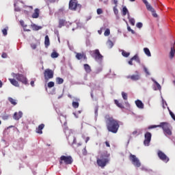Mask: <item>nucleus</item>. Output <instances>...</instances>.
Returning <instances> with one entry per match:
<instances>
[{"mask_svg":"<svg viewBox=\"0 0 175 175\" xmlns=\"http://www.w3.org/2000/svg\"><path fill=\"white\" fill-rule=\"evenodd\" d=\"M105 120L107 129L111 133H117L120 129V121L114 119V118L109 114L105 115Z\"/></svg>","mask_w":175,"mask_h":175,"instance_id":"obj_1","label":"nucleus"},{"mask_svg":"<svg viewBox=\"0 0 175 175\" xmlns=\"http://www.w3.org/2000/svg\"><path fill=\"white\" fill-rule=\"evenodd\" d=\"M110 154L107 151L103 152L100 155V159H97V165L100 167H105L107 163L110 161Z\"/></svg>","mask_w":175,"mask_h":175,"instance_id":"obj_2","label":"nucleus"},{"mask_svg":"<svg viewBox=\"0 0 175 175\" xmlns=\"http://www.w3.org/2000/svg\"><path fill=\"white\" fill-rule=\"evenodd\" d=\"M170 125L167 122H161L159 125H152L148 127V129H154V128H162L165 136H172V130Z\"/></svg>","mask_w":175,"mask_h":175,"instance_id":"obj_3","label":"nucleus"},{"mask_svg":"<svg viewBox=\"0 0 175 175\" xmlns=\"http://www.w3.org/2000/svg\"><path fill=\"white\" fill-rule=\"evenodd\" d=\"M68 8L72 12H80L81 10V4L79 3L77 0H70Z\"/></svg>","mask_w":175,"mask_h":175,"instance_id":"obj_4","label":"nucleus"},{"mask_svg":"<svg viewBox=\"0 0 175 175\" xmlns=\"http://www.w3.org/2000/svg\"><path fill=\"white\" fill-rule=\"evenodd\" d=\"M59 165H72L73 163V158L72 156L62 155L59 159Z\"/></svg>","mask_w":175,"mask_h":175,"instance_id":"obj_5","label":"nucleus"},{"mask_svg":"<svg viewBox=\"0 0 175 175\" xmlns=\"http://www.w3.org/2000/svg\"><path fill=\"white\" fill-rule=\"evenodd\" d=\"M12 77H14V79H16L18 81H20L23 84H25V85H27V84H28V79H27V77L23 74L12 73Z\"/></svg>","mask_w":175,"mask_h":175,"instance_id":"obj_6","label":"nucleus"},{"mask_svg":"<svg viewBox=\"0 0 175 175\" xmlns=\"http://www.w3.org/2000/svg\"><path fill=\"white\" fill-rule=\"evenodd\" d=\"M129 159L131 163H133L135 167H140V166H142V163H140V160L136 157V155L132 154V153H131L129 155Z\"/></svg>","mask_w":175,"mask_h":175,"instance_id":"obj_7","label":"nucleus"},{"mask_svg":"<svg viewBox=\"0 0 175 175\" xmlns=\"http://www.w3.org/2000/svg\"><path fill=\"white\" fill-rule=\"evenodd\" d=\"M90 55H92L96 61H102L103 59V55L100 54L99 49H95L94 51H90Z\"/></svg>","mask_w":175,"mask_h":175,"instance_id":"obj_8","label":"nucleus"},{"mask_svg":"<svg viewBox=\"0 0 175 175\" xmlns=\"http://www.w3.org/2000/svg\"><path fill=\"white\" fill-rule=\"evenodd\" d=\"M44 77L45 81L47 83V81L54 77V71L51 69L45 70L44 72Z\"/></svg>","mask_w":175,"mask_h":175,"instance_id":"obj_9","label":"nucleus"},{"mask_svg":"<svg viewBox=\"0 0 175 175\" xmlns=\"http://www.w3.org/2000/svg\"><path fill=\"white\" fill-rule=\"evenodd\" d=\"M157 156L159 159H161V161H163V162H165V163H167V162L170 161L168 157L161 150H158Z\"/></svg>","mask_w":175,"mask_h":175,"instance_id":"obj_10","label":"nucleus"},{"mask_svg":"<svg viewBox=\"0 0 175 175\" xmlns=\"http://www.w3.org/2000/svg\"><path fill=\"white\" fill-rule=\"evenodd\" d=\"M145 139L144 141V146H150V143L151 142L152 135L150 132H146L144 135Z\"/></svg>","mask_w":175,"mask_h":175,"instance_id":"obj_11","label":"nucleus"},{"mask_svg":"<svg viewBox=\"0 0 175 175\" xmlns=\"http://www.w3.org/2000/svg\"><path fill=\"white\" fill-rule=\"evenodd\" d=\"M136 75H129L126 77L127 79H131L133 81H137V80H140V75L139 72L136 71Z\"/></svg>","mask_w":175,"mask_h":175,"instance_id":"obj_12","label":"nucleus"},{"mask_svg":"<svg viewBox=\"0 0 175 175\" xmlns=\"http://www.w3.org/2000/svg\"><path fill=\"white\" fill-rule=\"evenodd\" d=\"M75 57L77 58V59H84L85 61H87V55H85V53H84L83 52L82 53H77Z\"/></svg>","mask_w":175,"mask_h":175,"instance_id":"obj_13","label":"nucleus"},{"mask_svg":"<svg viewBox=\"0 0 175 175\" xmlns=\"http://www.w3.org/2000/svg\"><path fill=\"white\" fill-rule=\"evenodd\" d=\"M23 117V112L21 111H19L18 112H15L13 116L14 120H16V121H18L20 118Z\"/></svg>","mask_w":175,"mask_h":175,"instance_id":"obj_14","label":"nucleus"},{"mask_svg":"<svg viewBox=\"0 0 175 175\" xmlns=\"http://www.w3.org/2000/svg\"><path fill=\"white\" fill-rule=\"evenodd\" d=\"M43 129H44V124H41L38 126V128H36V132L39 135H42L43 133V131H42Z\"/></svg>","mask_w":175,"mask_h":175,"instance_id":"obj_15","label":"nucleus"},{"mask_svg":"<svg viewBox=\"0 0 175 175\" xmlns=\"http://www.w3.org/2000/svg\"><path fill=\"white\" fill-rule=\"evenodd\" d=\"M135 105L138 109H144V104L140 100H135Z\"/></svg>","mask_w":175,"mask_h":175,"instance_id":"obj_16","label":"nucleus"},{"mask_svg":"<svg viewBox=\"0 0 175 175\" xmlns=\"http://www.w3.org/2000/svg\"><path fill=\"white\" fill-rule=\"evenodd\" d=\"M8 80L12 85H14V87H20L18 81H17L15 79H9Z\"/></svg>","mask_w":175,"mask_h":175,"instance_id":"obj_17","label":"nucleus"},{"mask_svg":"<svg viewBox=\"0 0 175 175\" xmlns=\"http://www.w3.org/2000/svg\"><path fill=\"white\" fill-rule=\"evenodd\" d=\"M84 70H85L86 73H91V66L87 64L83 65Z\"/></svg>","mask_w":175,"mask_h":175,"instance_id":"obj_18","label":"nucleus"},{"mask_svg":"<svg viewBox=\"0 0 175 175\" xmlns=\"http://www.w3.org/2000/svg\"><path fill=\"white\" fill-rule=\"evenodd\" d=\"M31 27L33 31H39V29H42V28L41 26H38L35 23H32L31 25Z\"/></svg>","mask_w":175,"mask_h":175,"instance_id":"obj_19","label":"nucleus"},{"mask_svg":"<svg viewBox=\"0 0 175 175\" xmlns=\"http://www.w3.org/2000/svg\"><path fill=\"white\" fill-rule=\"evenodd\" d=\"M174 55H175V49H174V46H172L171 47V51L170 52V59H173V58H174Z\"/></svg>","mask_w":175,"mask_h":175,"instance_id":"obj_20","label":"nucleus"},{"mask_svg":"<svg viewBox=\"0 0 175 175\" xmlns=\"http://www.w3.org/2000/svg\"><path fill=\"white\" fill-rule=\"evenodd\" d=\"M148 10L152 12L153 17H158V14H157V12H155V10L154 9V8H152V6L148 8Z\"/></svg>","mask_w":175,"mask_h":175,"instance_id":"obj_21","label":"nucleus"},{"mask_svg":"<svg viewBox=\"0 0 175 175\" xmlns=\"http://www.w3.org/2000/svg\"><path fill=\"white\" fill-rule=\"evenodd\" d=\"M122 16H126L128 14V17L129 16V11H128V8L126 6L122 8Z\"/></svg>","mask_w":175,"mask_h":175,"instance_id":"obj_22","label":"nucleus"},{"mask_svg":"<svg viewBox=\"0 0 175 175\" xmlns=\"http://www.w3.org/2000/svg\"><path fill=\"white\" fill-rule=\"evenodd\" d=\"M39 9H35L34 13L32 14V18H38L39 17Z\"/></svg>","mask_w":175,"mask_h":175,"instance_id":"obj_23","label":"nucleus"},{"mask_svg":"<svg viewBox=\"0 0 175 175\" xmlns=\"http://www.w3.org/2000/svg\"><path fill=\"white\" fill-rule=\"evenodd\" d=\"M114 103L118 106V107H120V109H124V105L122 103H120L118 100H114Z\"/></svg>","mask_w":175,"mask_h":175,"instance_id":"obj_24","label":"nucleus"},{"mask_svg":"<svg viewBox=\"0 0 175 175\" xmlns=\"http://www.w3.org/2000/svg\"><path fill=\"white\" fill-rule=\"evenodd\" d=\"M44 44L46 47L50 46V38H49V36H45Z\"/></svg>","mask_w":175,"mask_h":175,"instance_id":"obj_25","label":"nucleus"},{"mask_svg":"<svg viewBox=\"0 0 175 175\" xmlns=\"http://www.w3.org/2000/svg\"><path fill=\"white\" fill-rule=\"evenodd\" d=\"M65 25V19H59V28H62Z\"/></svg>","mask_w":175,"mask_h":175,"instance_id":"obj_26","label":"nucleus"},{"mask_svg":"<svg viewBox=\"0 0 175 175\" xmlns=\"http://www.w3.org/2000/svg\"><path fill=\"white\" fill-rule=\"evenodd\" d=\"M131 59H133V61H136L137 64H140V58H139V55H135L133 57H131Z\"/></svg>","mask_w":175,"mask_h":175,"instance_id":"obj_27","label":"nucleus"},{"mask_svg":"<svg viewBox=\"0 0 175 175\" xmlns=\"http://www.w3.org/2000/svg\"><path fill=\"white\" fill-rule=\"evenodd\" d=\"M144 51L148 57H151V52H150V49H148V48H144Z\"/></svg>","mask_w":175,"mask_h":175,"instance_id":"obj_28","label":"nucleus"},{"mask_svg":"<svg viewBox=\"0 0 175 175\" xmlns=\"http://www.w3.org/2000/svg\"><path fill=\"white\" fill-rule=\"evenodd\" d=\"M51 58H58L59 57V54L56 51H53L51 55Z\"/></svg>","mask_w":175,"mask_h":175,"instance_id":"obj_29","label":"nucleus"},{"mask_svg":"<svg viewBox=\"0 0 175 175\" xmlns=\"http://www.w3.org/2000/svg\"><path fill=\"white\" fill-rule=\"evenodd\" d=\"M56 83L57 84H63L64 83V79L61 77L56 78Z\"/></svg>","mask_w":175,"mask_h":175,"instance_id":"obj_30","label":"nucleus"},{"mask_svg":"<svg viewBox=\"0 0 175 175\" xmlns=\"http://www.w3.org/2000/svg\"><path fill=\"white\" fill-rule=\"evenodd\" d=\"M8 100H9V102H10V103L12 105H14V106H16V105H17L16 100L13 99V98H12V97H9Z\"/></svg>","mask_w":175,"mask_h":175,"instance_id":"obj_31","label":"nucleus"},{"mask_svg":"<svg viewBox=\"0 0 175 175\" xmlns=\"http://www.w3.org/2000/svg\"><path fill=\"white\" fill-rule=\"evenodd\" d=\"M9 30V27H6L3 29H2V33L3 36H6L8 35V31Z\"/></svg>","mask_w":175,"mask_h":175,"instance_id":"obj_32","label":"nucleus"},{"mask_svg":"<svg viewBox=\"0 0 175 175\" xmlns=\"http://www.w3.org/2000/svg\"><path fill=\"white\" fill-rule=\"evenodd\" d=\"M128 18L130 24L133 26L135 25V18H131L129 16H128Z\"/></svg>","mask_w":175,"mask_h":175,"instance_id":"obj_33","label":"nucleus"},{"mask_svg":"<svg viewBox=\"0 0 175 175\" xmlns=\"http://www.w3.org/2000/svg\"><path fill=\"white\" fill-rule=\"evenodd\" d=\"M122 96L124 100H128V94L122 92Z\"/></svg>","mask_w":175,"mask_h":175,"instance_id":"obj_34","label":"nucleus"},{"mask_svg":"<svg viewBox=\"0 0 175 175\" xmlns=\"http://www.w3.org/2000/svg\"><path fill=\"white\" fill-rule=\"evenodd\" d=\"M142 1L146 5V9H149V8H151V5H150V3H148V1H147V0H142Z\"/></svg>","mask_w":175,"mask_h":175,"instance_id":"obj_35","label":"nucleus"},{"mask_svg":"<svg viewBox=\"0 0 175 175\" xmlns=\"http://www.w3.org/2000/svg\"><path fill=\"white\" fill-rule=\"evenodd\" d=\"M79 102H72V107L77 109L79 107Z\"/></svg>","mask_w":175,"mask_h":175,"instance_id":"obj_36","label":"nucleus"},{"mask_svg":"<svg viewBox=\"0 0 175 175\" xmlns=\"http://www.w3.org/2000/svg\"><path fill=\"white\" fill-rule=\"evenodd\" d=\"M167 109H168V111H169L170 115L171 116L172 118L173 119L174 121H175V115H174V113H173L170 111V109L169 108H167Z\"/></svg>","mask_w":175,"mask_h":175,"instance_id":"obj_37","label":"nucleus"},{"mask_svg":"<svg viewBox=\"0 0 175 175\" xmlns=\"http://www.w3.org/2000/svg\"><path fill=\"white\" fill-rule=\"evenodd\" d=\"M55 83L53 81H50L48 83V88H53V87H54Z\"/></svg>","mask_w":175,"mask_h":175,"instance_id":"obj_38","label":"nucleus"},{"mask_svg":"<svg viewBox=\"0 0 175 175\" xmlns=\"http://www.w3.org/2000/svg\"><path fill=\"white\" fill-rule=\"evenodd\" d=\"M122 55H123V57H129L130 53L126 51H123L122 52Z\"/></svg>","mask_w":175,"mask_h":175,"instance_id":"obj_39","label":"nucleus"},{"mask_svg":"<svg viewBox=\"0 0 175 175\" xmlns=\"http://www.w3.org/2000/svg\"><path fill=\"white\" fill-rule=\"evenodd\" d=\"M113 12L116 14V16H118V9H117V5H115L113 7Z\"/></svg>","mask_w":175,"mask_h":175,"instance_id":"obj_40","label":"nucleus"},{"mask_svg":"<svg viewBox=\"0 0 175 175\" xmlns=\"http://www.w3.org/2000/svg\"><path fill=\"white\" fill-rule=\"evenodd\" d=\"M104 35L105 36H109L110 35V29H107L105 30V31L104 32Z\"/></svg>","mask_w":175,"mask_h":175,"instance_id":"obj_41","label":"nucleus"},{"mask_svg":"<svg viewBox=\"0 0 175 175\" xmlns=\"http://www.w3.org/2000/svg\"><path fill=\"white\" fill-rule=\"evenodd\" d=\"M2 120H9V115H8V114L3 115Z\"/></svg>","mask_w":175,"mask_h":175,"instance_id":"obj_42","label":"nucleus"},{"mask_svg":"<svg viewBox=\"0 0 175 175\" xmlns=\"http://www.w3.org/2000/svg\"><path fill=\"white\" fill-rule=\"evenodd\" d=\"M137 28H142L143 27V23L139 22L136 25Z\"/></svg>","mask_w":175,"mask_h":175,"instance_id":"obj_43","label":"nucleus"},{"mask_svg":"<svg viewBox=\"0 0 175 175\" xmlns=\"http://www.w3.org/2000/svg\"><path fill=\"white\" fill-rule=\"evenodd\" d=\"M127 30L129 31V32H131V33L135 34V31H133V29H131V27L128 26Z\"/></svg>","mask_w":175,"mask_h":175,"instance_id":"obj_44","label":"nucleus"},{"mask_svg":"<svg viewBox=\"0 0 175 175\" xmlns=\"http://www.w3.org/2000/svg\"><path fill=\"white\" fill-rule=\"evenodd\" d=\"M144 70L145 73H146V75H148V76H150V72H148V69H147V68L144 67Z\"/></svg>","mask_w":175,"mask_h":175,"instance_id":"obj_45","label":"nucleus"},{"mask_svg":"<svg viewBox=\"0 0 175 175\" xmlns=\"http://www.w3.org/2000/svg\"><path fill=\"white\" fill-rule=\"evenodd\" d=\"M102 13H103V11L102 10V9L100 8L97 9V14H102Z\"/></svg>","mask_w":175,"mask_h":175,"instance_id":"obj_46","label":"nucleus"},{"mask_svg":"<svg viewBox=\"0 0 175 175\" xmlns=\"http://www.w3.org/2000/svg\"><path fill=\"white\" fill-rule=\"evenodd\" d=\"M154 83H155L158 90H161V85L158 82H157V81H154Z\"/></svg>","mask_w":175,"mask_h":175,"instance_id":"obj_47","label":"nucleus"},{"mask_svg":"<svg viewBox=\"0 0 175 175\" xmlns=\"http://www.w3.org/2000/svg\"><path fill=\"white\" fill-rule=\"evenodd\" d=\"M31 49H33V50H35L36 49V44H31Z\"/></svg>","mask_w":175,"mask_h":175,"instance_id":"obj_48","label":"nucleus"},{"mask_svg":"<svg viewBox=\"0 0 175 175\" xmlns=\"http://www.w3.org/2000/svg\"><path fill=\"white\" fill-rule=\"evenodd\" d=\"M1 57H2V58H7L8 57V54L3 53H2Z\"/></svg>","mask_w":175,"mask_h":175,"instance_id":"obj_49","label":"nucleus"},{"mask_svg":"<svg viewBox=\"0 0 175 175\" xmlns=\"http://www.w3.org/2000/svg\"><path fill=\"white\" fill-rule=\"evenodd\" d=\"M113 3L115 5V6H118V0H113Z\"/></svg>","mask_w":175,"mask_h":175,"instance_id":"obj_50","label":"nucleus"},{"mask_svg":"<svg viewBox=\"0 0 175 175\" xmlns=\"http://www.w3.org/2000/svg\"><path fill=\"white\" fill-rule=\"evenodd\" d=\"M108 44H109V47H113V42H111V41H109L108 42Z\"/></svg>","mask_w":175,"mask_h":175,"instance_id":"obj_51","label":"nucleus"},{"mask_svg":"<svg viewBox=\"0 0 175 175\" xmlns=\"http://www.w3.org/2000/svg\"><path fill=\"white\" fill-rule=\"evenodd\" d=\"M129 64L133 65V59H132V58L129 61Z\"/></svg>","mask_w":175,"mask_h":175,"instance_id":"obj_52","label":"nucleus"},{"mask_svg":"<svg viewBox=\"0 0 175 175\" xmlns=\"http://www.w3.org/2000/svg\"><path fill=\"white\" fill-rule=\"evenodd\" d=\"M30 84H31V87H35V81H31L30 82Z\"/></svg>","mask_w":175,"mask_h":175,"instance_id":"obj_53","label":"nucleus"},{"mask_svg":"<svg viewBox=\"0 0 175 175\" xmlns=\"http://www.w3.org/2000/svg\"><path fill=\"white\" fill-rule=\"evenodd\" d=\"M83 154L84 155H86V154H87V149H85V148H83Z\"/></svg>","mask_w":175,"mask_h":175,"instance_id":"obj_54","label":"nucleus"},{"mask_svg":"<svg viewBox=\"0 0 175 175\" xmlns=\"http://www.w3.org/2000/svg\"><path fill=\"white\" fill-rule=\"evenodd\" d=\"M98 108L96 107L95 111H94L96 116H98Z\"/></svg>","mask_w":175,"mask_h":175,"instance_id":"obj_55","label":"nucleus"},{"mask_svg":"<svg viewBox=\"0 0 175 175\" xmlns=\"http://www.w3.org/2000/svg\"><path fill=\"white\" fill-rule=\"evenodd\" d=\"M105 145L107 147H110V144L107 141L105 142Z\"/></svg>","mask_w":175,"mask_h":175,"instance_id":"obj_56","label":"nucleus"},{"mask_svg":"<svg viewBox=\"0 0 175 175\" xmlns=\"http://www.w3.org/2000/svg\"><path fill=\"white\" fill-rule=\"evenodd\" d=\"M20 23H21V25H22V27H26L24 25V21H21Z\"/></svg>","mask_w":175,"mask_h":175,"instance_id":"obj_57","label":"nucleus"},{"mask_svg":"<svg viewBox=\"0 0 175 175\" xmlns=\"http://www.w3.org/2000/svg\"><path fill=\"white\" fill-rule=\"evenodd\" d=\"M89 141H90V137H87L85 139V143H88Z\"/></svg>","mask_w":175,"mask_h":175,"instance_id":"obj_58","label":"nucleus"},{"mask_svg":"<svg viewBox=\"0 0 175 175\" xmlns=\"http://www.w3.org/2000/svg\"><path fill=\"white\" fill-rule=\"evenodd\" d=\"M3 85V83L2 81L0 80V88H2V86Z\"/></svg>","mask_w":175,"mask_h":175,"instance_id":"obj_59","label":"nucleus"},{"mask_svg":"<svg viewBox=\"0 0 175 175\" xmlns=\"http://www.w3.org/2000/svg\"><path fill=\"white\" fill-rule=\"evenodd\" d=\"M51 3H54L55 2V0H49Z\"/></svg>","mask_w":175,"mask_h":175,"instance_id":"obj_60","label":"nucleus"},{"mask_svg":"<svg viewBox=\"0 0 175 175\" xmlns=\"http://www.w3.org/2000/svg\"><path fill=\"white\" fill-rule=\"evenodd\" d=\"M137 131H135L133 132V135H137Z\"/></svg>","mask_w":175,"mask_h":175,"instance_id":"obj_61","label":"nucleus"},{"mask_svg":"<svg viewBox=\"0 0 175 175\" xmlns=\"http://www.w3.org/2000/svg\"><path fill=\"white\" fill-rule=\"evenodd\" d=\"M73 143H76V137L74 138Z\"/></svg>","mask_w":175,"mask_h":175,"instance_id":"obj_62","label":"nucleus"},{"mask_svg":"<svg viewBox=\"0 0 175 175\" xmlns=\"http://www.w3.org/2000/svg\"><path fill=\"white\" fill-rule=\"evenodd\" d=\"M131 2H135V0H129Z\"/></svg>","mask_w":175,"mask_h":175,"instance_id":"obj_63","label":"nucleus"},{"mask_svg":"<svg viewBox=\"0 0 175 175\" xmlns=\"http://www.w3.org/2000/svg\"><path fill=\"white\" fill-rule=\"evenodd\" d=\"M8 128H13V126H10Z\"/></svg>","mask_w":175,"mask_h":175,"instance_id":"obj_64","label":"nucleus"}]
</instances>
